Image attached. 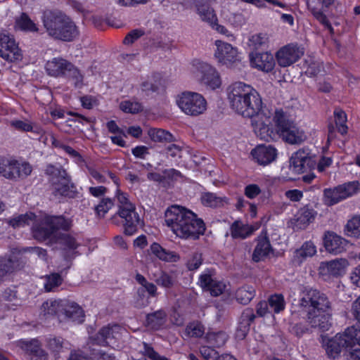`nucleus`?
Here are the masks:
<instances>
[{
    "label": "nucleus",
    "mask_w": 360,
    "mask_h": 360,
    "mask_svg": "<svg viewBox=\"0 0 360 360\" xmlns=\"http://www.w3.org/2000/svg\"><path fill=\"white\" fill-rule=\"evenodd\" d=\"M347 235L359 238L360 236V216H354L346 224Z\"/></svg>",
    "instance_id": "obj_51"
},
{
    "label": "nucleus",
    "mask_w": 360,
    "mask_h": 360,
    "mask_svg": "<svg viewBox=\"0 0 360 360\" xmlns=\"http://www.w3.org/2000/svg\"><path fill=\"white\" fill-rule=\"evenodd\" d=\"M35 218L36 215L32 212L19 214L15 217L10 219L8 221V224L14 229L23 227L26 225H29L30 221L34 220Z\"/></svg>",
    "instance_id": "obj_47"
},
{
    "label": "nucleus",
    "mask_w": 360,
    "mask_h": 360,
    "mask_svg": "<svg viewBox=\"0 0 360 360\" xmlns=\"http://www.w3.org/2000/svg\"><path fill=\"white\" fill-rule=\"evenodd\" d=\"M356 336V340H354V346L349 348V360H360V335Z\"/></svg>",
    "instance_id": "obj_60"
},
{
    "label": "nucleus",
    "mask_w": 360,
    "mask_h": 360,
    "mask_svg": "<svg viewBox=\"0 0 360 360\" xmlns=\"http://www.w3.org/2000/svg\"><path fill=\"white\" fill-rule=\"evenodd\" d=\"M249 60L252 68H274L275 65L274 56L269 52H250Z\"/></svg>",
    "instance_id": "obj_30"
},
{
    "label": "nucleus",
    "mask_w": 360,
    "mask_h": 360,
    "mask_svg": "<svg viewBox=\"0 0 360 360\" xmlns=\"http://www.w3.org/2000/svg\"><path fill=\"white\" fill-rule=\"evenodd\" d=\"M250 154L259 165L266 166L276 160L278 150L271 145L259 144L251 150Z\"/></svg>",
    "instance_id": "obj_16"
},
{
    "label": "nucleus",
    "mask_w": 360,
    "mask_h": 360,
    "mask_svg": "<svg viewBox=\"0 0 360 360\" xmlns=\"http://www.w3.org/2000/svg\"><path fill=\"white\" fill-rule=\"evenodd\" d=\"M268 304L275 314H279L285 308L284 296L282 294L275 293L268 298Z\"/></svg>",
    "instance_id": "obj_45"
},
{
    "label": "nucleus",
    "mask_w": 360,
    "mask_h": 360,
    "mask_svg": "<svg viewBox=\"0 0 360 360\" xmlns=\"http://www.w3.org/2000/svg\"><path fill=\"white\" fill-rule=\"evenodd\" d=\"M32 253L41 255L46 253V250L39 247H25L21 248H15L12 250L9 256L0 257V281L11 274L17 268L23 267L27 262L25 255Z\"/></svg>",
    "instance_id": "obj_8"
},
{
    "label": "nucleus",
    "mask_w": 360,
    "mask_h": 360,
    "mask_svg": "<svg viewBox=\"0 0 360 360\" xmlns=\"http://www.w3.org/2000/svg\"><path fill=\"white\" fill-rule=\"evenodd\" d=\"M231 235L234 239H245L250 237L255 231L252 225L245 224L241 221H235L231 226Z\"/></svg>",
    "instance_id": "obj_32"
},
{
    "label": "nucleus",
    "mask_w": 360,
    "mask_h": 360,
    "mask_svg": "<svg viewBox=\"0 0 360 360\" xmlns=\"http://www.w3.org/2000/svg\"><path fill=\"white\" fill-rule=\"evenodd\" d=\"M0 57L13 63L21 60L22 54L15 39L8 34L0 33Z\"/></svg>",
    "instance_id": "obj_15"
},
{
    "label": "nucleus",
    "mask_w": 360,
    "mask_h": 360,
    "mask_svg": "<svg viewBox=\"0 0 360 360\" xmlns=\"http://www.w3.org/2000/svg\"><path fill=\"white\" fill-rule=\"evenodd\" d=\"M62 315L68 321L76 323H82L84 321V310L76 302H65Z\"/></svg>",
    "instance_id": "obj_24"
},
{
    "label": "nucleus",
    "mask_w": 360,
    "mask_h": 360,
    "mask_svg": "<svg viewBox=\"0 0 360 360\" xmlns=\"http://www.w3.org/2000/svg\"><path fill=\"white\" fill-rule=\"evenodd\" d=\"M200 200L204 206L212 208L222 207L224 202V198L219 197L210 192L202 193Z\"/></svg>",
    "instance_id": "obj_43"
},
{
    "label": "nucleus",
    "mask_w": 360,
    "mask_h": 360,
    "mask_svg": "<svg viewBox=\"0 0 360 360\" xmlns=\"http://www.w3.org/2000/svg\"><path fill=\"white\" fill-rule=\"evenodd\" d=\"M201 80L204 84L213 90L221 85V79L217 69H205Z\"/></svg>",
    "instance_id": "obj_36"
},
{
    "label": "nucleus",
    "mask_w": 360,
    "mask_h": 360,
    "mask_svg": "<svg viewBox=\"0 0 360 360\" xmlns=\"http://www.w3.org/2000/svg\"><path fill=\"white\" fill-rule=\"evenodd\" d=\"M215 270L214 269H205L200 274L198 283L203 291L209 292L212 297H218L224 292L226 285L222 281L213 278Z\"/></svg>",
    "instance_id": "obj_13"
},
{
    "label": "nucleus",
    "mask_w": 360,
    "mask_h": 360,
    "mask_svg": "<svg viewBox=\"0 0 360 360\" xmlns=\"http://www.w3.org/2000/svg\"><path fill=\"white\" fill-rule=\"evenodd\" d=\"M45 174L49 176L51 194L59 202L78 198L79 193L77 186L72 182L71 176L61 165H48Z\"/></svg>",
    "instance_id": "obj_6"
},
{
    "label": "nucleus",
    "mask_w": 360,
    "mask_h": 360,
    "mask_svg": "<svg viewBox=\"0 0 360 360\" xmlns=\"http://www.w3.org/2000/svg\"><path fill=\"white\" fill-rule=\"evenodd\" d=\"M215 44L217 49L214 56L221 65H229L237 60L238 51L230 44L217 40Z\"/></svg>",
    "instance_id": "obj_18"
},
{
    "label": "nucleus",
    "mask_w": 360,
    "mask_h": 360,
    "mask_svg": "<svg viewBox=\"0 0 360 360\" xmlns=\"http://www.w3.org/2000/svg\"><path fill=\"white\" fill-rule=\"evenodd\" d=\"M303 54L297 45L288 44L279 49L276 55L278 63L283 68L292 65Z\"/></svg>",
    "instance_id": "obj_17"
},
{
    "label": "nucleus",
    "mask_w": 360,
    "mask_h": 360,
    "mask_svg": "<svg viewBox=\"0 0 360 360\" xmlns=\"http://www.w3.org/2000/svg\"><path fill=\"white\" fill-rule=\"evenodd\" d=\"M256 315L255 314L252 308L248 307L243 310L241 314V319L243 322L250 326L255 321Z\"/></svg>",
    "instance_id": "obj_63"
},
{
    "label": "nucleus",
    "mask_w": 360,
    "mask_h": 360,
    "mask_svg": "<svg viewBox=\"0 0 360 360\" xmlns=\"http://www.w3.org/2000/svg\"><path fill=\"white\" fill-rule=\"evenodd\" d=\"M316 246L311 240L305 241L300 248L293 252L291 262L294 266H300L309 257L316 255Z\"/></svg>",
    "instance_id": "obj_22"
},
{
    "label": "nucleus",
    "mask_w": 360,
    "mask_h": 360,
    "mask_svg": "<svg viewBox=\"0 0 360 360\" xmlns=\"http://www.w3.org/2000/svg\"><path fill=\"white\" fill-rule=\"evenodd\" d=\"M52 146L58 150H63L76 164L81 165L85 163V159L78 151L61 141L53 138L52 140Z\"/></svg>",
    "instance_id": "obj_33"
},
{
    "label": "nucleus",
    "mask_w": 360,
    "mask_h": 360,
    "mask_svg": "<svg viewBox=\"0 0 360 360\" xmlns=\"http://www.w3.org/2000/svg\"><path fill=\"white\" fill-rule=\"evenodd\" d=\"M114 205L115 199L103 198L94 207L96 215L99 218H103Z\"/></svg>",
    "instance_id": "obj_46"
},
{
    "label": "nucleus",
    "mask_w": 360,
    "mask_h": 360,
    "mask_svg": "<svg viewBox=\"0 0 360 360\" xmlns=\"http://www.w3.org/2000/svg\"><path fill=\"white\" fill-rule=\"evenodd\" d=\"M46 224L51 226L55 233L58 230L68 231L71 226V222L63 215H46Z\"/></svg>",
    "instance_id": "obj_37"
},
{
    "label": "nucleus",
    "mask_w": 360,
    "mask_h": 360,
    "mask_svg": "<svg viewBox=\"0 0 360 360\" xmlns=\"http://www.w3.org/2000/svg\"><path fill=\"white\" fill-rule=\"evenodd\" d=\"M2 298L8 302H13L18 299L17 286L13 285L6 288L2 292Z\"/></svg>",
    "instance_id": "obj_61"
},
{
    "label": "nucleus",
    "mask_w": 360,
    "mask_h": 360,
    "mask_svg": "<svg viewBox=\"0 0 360 360\" xmlns=\"http://www.w3.org/2000/svg\"><path fill=\"white\" fill-rule=\"evenodd\" d=\"M326 250L330 253L338 255L346 250L348 241L333 231H326L323 238Z\"/></svg>",
    "instance_id": "obj_19"
},
{
    "label": "nucleus",
    "mask_w": 360,
    "mask_h": 360,
    "mask_svg": "<svg viewBox=\"0 0 360 360\" xmlns=\"http://www.w3.org/2000/svg\"><path fill=\"white\" fill-rule=\"evenodd\" d=\"M60 243L63 247V257L65 260H72L79 255L77 249L79 246V244L72 236L70 234H63L60 238Z\"/></svg>",
    "instance_id": "obj_25"
},
{
    "label": "nucleus",
    "mask_w": 360,
    "mask_h": 360,
    "mask_svg": "<svg viewBox=\"0 0 360 360\" xmlns=\"http://www.w3.org/2000/svg\"><path fill=\"white\" fill-rule=\"evenodd\" d=\"M91 360H116L113 354L108 353L102 349H92L91 351Z\"/></svg>",
    "instance_id": "obj_56"
},
{
    "label": "nucleus",
    "mask_w": 360,
    "mask_h": 360,
    "mask_svg": "<svg viewBox=\"0 0 360 360\" xmlns=\"http://www.w3.org/2000/svg\"><path fill=\"white\" fill-rule=\"evenodd\" d=\"M113 338L112 328L108 325L102 327L94 335L90 338L91 343L98 346L109 345L108 340Z\"/></svg>",
    "instance_id": "obj_34"
},
{
    "label": "nucleus",
    "mask_w": 360,
    "mask_h": 360,
    "mask_svg": "<svg viewBox=\"0 0 360 360\" xmlns=\"http://www.w3.org/2000/svg\"><path fill=\"white\" fill-rule=\"evenodd\" d=\"M186 330L192 338H201L205 333L204 326L199 322L189 323L186 326Z\"/></svg>",
    "instance_id": "obj_55"
},
{
    "label": "nucleus",
    "mask_w": 360,
    "mask_h": 360,
    "mask_svg": "<svg viewBox=\"0 0 360 360\" xmlns=\"http://www.w3.org/2000/svg\"><path fill=\"white\" fill-rule=\"evenodd\" d=\"M48 75H54L62 73L68 76V81L76 89H82L84 86V75L80 72L79 69H46Z\"/></svg>",
    "instance_id": "obj_28"
},
{
    "label": "nucleus",
    "mask_w": 360,
    "mask_h": 360,
    "mask_svg": "<svg viewBox=\"0 0 360 360\" xmlns=\"http://www.w3.org/2000/svg\"><path fill=\"white\" fill-rule=\"evenodd\" d=\"M167 321V314L164 309L149 313L146 316V325L153 330L162 329Z\"/></svg>",
    "instance_id": "obj_29"
},
{
    "label": "nucleus",
    "mask_w": 360,
    "mask_h": 360,
    "mask_svg": "<svg viewBox=\"0 0 360 360\" xmlns=\"http://www.w3.org/2000/svg\"><path fill=\"white\" fill-rule=\"evenodd\" d=\"M33 237L39 241H44L53 235L51 226L46 224V215L41 219L34 221L32 226Z\"/></svg>",
    "instance_id": "obj_26"
},
{
    "label": "nucleus",
    "mask_w": 360,
    "mask_h": 360,
    "mask_svg": "<svg viewBox=\"0 0 360 360\" xmlns=\"http://www.w3.org/2000/svg\"><path fill=\"white\" fill-rule=\"evenodd\" d=\"M144 34L143 31L141 30H134L129 32L123 40L124 44H131L136 40L139 39Z\"/></svg>",
    "instance_id": "obj_62"
},
{
    "label": "nucleus",
    "mask_w": 360,
    "mask_h": 360,
    "mask_svg": "<svg viewBox=\"0 0 360 360\" xmlns=\"http://www.w3.org/2000/svg\"><path fill=\"white\" fill-rule=\"evenodd\" d=\"M201 355L206 360H238L229 354L219 355L218 352H214L209 347H203L201 350Z\"/></svg>",
    "instance_id": "obj_48"
},
{
    "label": "nucleus",
    "mask_w": 360,
    "mask_h": 360,
    "mask_svg": "<svg viewBox=\"0 0 360 360\" xmlns=\"http://www.w3.org/2000/svg\"><path fill=\"white\" fill-rule=\"evenodd\" d=\"M256 291L253 286L244 285L237 289L235 293L236 301L241 304H248L255 296Z\"/></svg>",
    "instance_id": "obj_38"
},
{
    "label": "nucleus",
    "mask_w": 360,
    "mask_h": 360,
    "mask_svg": "<svg viewBox=\"0 0 360 360\" xmlns=\"http://www.w3.org/2000/svg\"><path fill=\"white\" fill-rule=\"evenodd\" d=\"M269 42V37L266 34L259 33L252 35L249 39L248 45L252 49H259L266 46Z\"/></svg>",
    "instance_id": "obj_49"
},
{
    "label": "nucleus",
    "mask_w": 360,
    "mask_h": 360,
    "mask_svg": "<svg viewBox=\"0 0 360 360\" xmlns=\"http://www.w3.org/2000/svg\"><path fill=\"white\" fill-rule=\"evenodd\" d=\"M15 26L21 30L26 32H37V25L30 19L25 13H22L15 20Z\"/></svg>",
    "instance_id": "obj_44"
},
{
    "label": "nucleus",
    "mask_w": 360,
    "mask_h": 360,
    "mask_svg": "<svg viewBox=\"0 0 360 360\" xmlns=\"http://www.w3.org/2000/svg\"><path fill=\"white\" fill-rule=\"evenodd\" d=\"M230 108L243 117L257 116L262 109V100L257 91L243 82L232 83L227 88Z\"/></svg>",
    "instance_id": "obj_2"
},
{
    "label": "nucleus",
    "mask_w": 360,
    "mask_h": 360,
    "mask_svg": "<svg viewBox=\"0 0 360 360\" xmlns=\"http://www.w3.org/2000/svg\"><path fill=\"white\" fill-rule=\"evenodd\" d=\"M272 122H262L255 132L260 139L265 141H276L282 139L285 143L298 144L302 141V135L293 122L289 120L282 108L276 109Z\"/></svg>",
    "instance_id": "obj_3"
},
{
    "label": "nucleus",
    "mask_w": 360,
    "mask_h": 360,
    "mask_svg": "<svg viewBox=\"0 0 360 360\" xmlns=\"http://www.w3.org/2000/svg\"><path fill=\"white\" fill-rule=\"evenodd\" d=\"M203 258L202 253L193 252L191 257L187 260L186 266L190 271H193L198 269L202 264Z\"/></svg>",
    "instance_id": "obj_53"
},
{
    "label": "nucleus",
    "mask_w": 360,
    "mask_h": 360,
    "mask_svg": "<svg viewBox=\"0 0 360 360\" xmlns=\"http://www.w3.org/2000/svg\"><path fill=\"white\" fill-rule=\"evenodd\" d=\"M62 278L58 273L49 276L44 283V289L46 292H51L53 288L58 287L62 283Z\"/></svg>",
    "instance_id": "obj_54"
},
{
    "label": "nucleus",
    "mask_w": 360,
    "mask_h": 360,
    "mask_svg": "<svg viewBox=\"0 0 360 360\" xmlns=\"http://www.w3.org/2000/svg\"><path fill=\"white\" fill-rule=\"evenodd\" d=\"M176 103L183 112L193 117L202 114L207 109L205 98L195 92H182L178 96Z\"/></svg>",
    "instance_id": "obj_11"
},
{
    "label": "nucleus",
    "mask_w": 360,
    "mask_h": 360,
    "mask_svg": "<svg viewBox=\"0 0 360 360\" xmlns=\"http://www.w3.org/2000/svg\"><path fill=\"white\" fill-rule=\"evenodd\" d=\"M11 126L15 129L23 132H35L32 123L22 120H14L11 122Z\"/></svg>",
    "instance_id": "obj_57"
},
{
    "label": "nucleus",
    "mask_w": 360,
    "mask_h": 360,
    "mask_svg": "<svg viewBox=\"0 0 360 360\" xmlns=\"http://www.w3.org/2000/svg\"><path fill=\"white\" fill-rule=\"evenodd\" d=\"M196 11L201 20L209 23L210 25L215 24L217 18L213 8L207 4H196Z\"/></svg>",
    "instance_id": "obj_39"
},
{
    "label": "nucleus",
    "mask_w": 360,
    "mask_h": 360,
    "mask_svg": "<svg viewBox=\"0 0 360 360\" xmlns=\"http://www.w3.org/2000/svg\"><path fill=\"white\" fill-rule=\"evenodd\" d=\"M63 341L61 337L49 338L47 340V347L55 356L58 355L63 350Z\"/></svg>",
    "instance_id": "obj_52"
},
{
    "label": "nucleus",
    "mask_w": 360,
    "mask_h": 360,
    "mask_svg": "<svg viewBox=\"0 0 360 360\" xmlns=\"http://www.w3.org/2000/svg\"><path fill=\"white\" fill-rule=\"evenodd\" d=\"M300 305L308 308L307 318L313 328L322 332L329 330L330 326L331 307L328 297L316 289H309L300 300Z\"/></svg>",
    "instance_id": "obj_4"
},
{
    "label": "nucleus",
    "mask_w": 360,
    "mask_h": 360,
    "mask_svg": "<svg viewBox=\"0 0 360 360\" xmlns=\"http://www.w3.org/2000/svg\"><path fill=\"white\" fill-rule=\"evenodd\" d=\"M344 271L342 264L338 260H331L321 262L319 268V273L323 277H338Z\"/></svg>",
    "instance_id": "obj_31"
},
{
    "label": "nucleus",
    "mask_w": 360,
    "mask_h": 360,
    "mask_svg": "<svg viewBox=\"0 0 360 360\" xmlns=\"http://www.w3.org/2000/svg\"><path fill=\"white\" fill-rule=\"evenodd\" d=\"M317 215V212L311 204H307L301 207L295 215L294 229L297 230L305 229L312 223Z\"/></svg>",
    "instance_id": "obj_20"
},
{
    "label": "nucleus",
    "mask_w": 360,
    "mask_h": 360,
    "mask_svg": "<svg viewBox=\"0 0 360 360\" xmlns=\"http://www.w3.org/2000/svg\"><path fill=\"white\" fill-rule=\"evenodd\" d=\"M262 193L260 187L255 184H248L245 187L244 194L249 199H254Z\"/></svg>",
    "instance_id": "obj_58"
},
{
    "label": "nucleus",
    "mask_w": 360,
    "mask_h": 360,
    "mask_svg": "<svg viewBox=\"0 0 360 360\" xmlns=\"http://www.w3.org/2000/svg\"><path fill=\"white\" fill-rule=\"evenodd\" d=\"M147 134L150 140L156 143H172L174 141V136L167 130L150 127Z\"/></svg>",
    "instance_id": "obj_35"
},
{
    "label": "nucleus",
    "mask_w": 360,
    "mask_h": 360,
    "mask_svg": "<svg viewBox=\"0 0 360 360\" xmlns=\"http://www.w3.org/2000/svg\"><path fill=\"white\" fill-rule=\"evenodd\" d=\"M20 348L30 357V360H46L47 354L41 348V342L37 338L30 340H20L19 341Z\"/></svg>",
    "instance_id": "obj_21"
},
{
    "label": "nucleus",
    "mask_w": 360,
    "mask_h": 360,
    "mask_svg": "<svg viewBox=\"0 0 360 360\" xmlns=\"http://www.w3.org/2000/svg\"><path fill=\"white\" fill-rule=\"evenodd\" d=\"M32 171L27 162H20L12 157H0V175L10 180L24 179Z\"/></svg>",
    "instance_id": "obj_10"
},
{
    "label": "nucleus",
    "mask_w": 360,
    "mask_h": 360,
    "mask_svg": "<svg viewBox=\"0 0 360 360\" xmlns=\"http://www.w3.org/2000/svg\"><path fill=\"white\" fill-rule=\"evenodd\" d=\"M41 20L47 34L55 39L72 41L79 35L75 22L58 9L44 10Z\"/></svg>",
    "instance_id": "obj_5"
},
{
    "label": "nucleus",
    "mask_w": 360,
    "mask_h": 360,
    "mask_svg": "<svg viewBox=\"0 0 360 360\" xmlns=\"http://www.w3.org/2000/svg\"><path fill=\"white\" fill-rule=\"evenodd\" d=\"M272 252L273 248L269 237L266 235L259 236L252 253V260L255 262L264 261Z\"/></svg>",
    "instance_id": "obj_23"
},
{
    "label": "nucleus",
    "mask_w": 360,
    "mask_h": 360,
    "mask_svg": "<svg viewBox=\"0 0 360 360\" xmlns=\"http://www.w3.org/2000/svg\"><path fill=\"white\" fill-rule=\"evenodd\" d=\"M205 339L208 345L201 346L200 352L203 347H209L214 352H217L216 348L223 347L229 339V335L224 331L220 330L217 332H208L205 336Z\"/></svg>",
    "instance_id": "obj_27"
},
{
    "label": "nucleus",
    "mask_w": 360,
    "mask_h": 360,
    "mask_svg": "<svg viewBox=\"0 0 360 360\" xmlns=\"http://www.w3.org/2000/svg\"><path fill=\"white\" fill-rule=\"evenodd\" d=\"M316 161L310 155L309 149L302 148L294 153L290 158V166L297 174L307 173L316 168Z\"/></svg>",
    "instance_id": "obj_14"
},
{
    "label": "nucleus",
    "mask_w": 360,
    "mask_h": 360,
    "mask_svg": "<svg viewBox=\"0 0 360 360\" xmlns=\"http://www.w3.org/2000/svg\"><path fill=\"white\" fill-rule=\"evenodd\" d=\"M165 221L176 237L195 240L205 234L204 221L193 212L179 205H172L165 213Z\"/></svg>",
    "instance_id": "obj_1"
},
{
    "label": "nucleus",
    "mask_w": 360,
    "mask_h": 360,
    "mask_svg": "<svg viewBox=\"0 0 360 360\" xmlns=\"http://www.w3.org/2000/svg\"><path fill=\"white\" fill-rule=\"evenodd\" d=\"M154 281L158 285L165 289H171L176 283L175 276L165 271H161L159 274L155 275Z\"/></svg>",
    "instance_id": "obj_42"
},
{
    "label": "nucleus",
    "mask_w": 360,
    "mask_h": 360,
    "mask_svg": "<svg viewBox=\"0 0 360 360\" xmlns=\"http://www.w3.org/2000/svg\"><path fill=\"white\" fill-rule=\"evenodd\" d=\"M65 302L63 300L46 301L42 307L45 316H56L58 319L62 316Z\"/></svg>",
    "instance_id": "obj_40"
},
{
    "label": "nucleus",
    "mask_w": 360,
    "mask_h": 360,
    "mask_svg": "<svg viewBox=\"0 0 360 360\" xmlns=\"http://www.w3.org/2000/svg\"><path fill=\"white\" fill-rule=\"evenodd\" d=\"M359 186V181H354L338 185L333 188H325L323 196L326 204L330 206L334 205L352 196L357 193Z\"/></svg>",
    "instance_id": "obj_12"
},
{
    "label": "nucleus",
    "mask_w": 360,
    "mask_h": 360,
    "mask_svg": "<svg viewBox=\"0 0 360 360\" xmlns=\"http://www.w3.org/2000/svg\"><path fill=\"white\" fill-rule=\"evenodd\" d=\"M120 108L124 112L131 114H138L143 110V107L140 102L129 100L122 101L120 104Z\"/></svg>",
    "instance_id": "obj_50"
},
{
    "label": "nucleus",
    "mask_w": 360,
    "mask_h": 360,
    "mask_svg": "<svg viewBox=\"0 0 360 360\" xmlns=\"http://www.w3.org/2000/svg\"><path fill=\"white\" fill-rule=\"evenodd\" d=\"M335 122L338 131L341 135H345L348 132V127L347 125V115L346 112L340 107H336L333 111Z\"/></svg>",
    "instance_id": "obj_41"
},
{
    "label": "nucleus",
    "mask_w": 360,
    "mask_h": 360,
    "mask_svg": "<svg viewBox=\"0 0 360 360\" xmlns=\"http://www.w3.org/2000/svg\"><path fill=\"white\" fill-rule=\"evenodd\" d=\"M360 335V327L352 326L347 328L343 333H338L334 337L328 339L323 344L326 352L330 359L338 358L342 350H348L354 346V340Z\"/></svg>",
    "instance_id": "obj_9"
},
{
    "label": "nucleus",
    "mask_w": 360,
    "mask_h": 360,
    "mask_svg": "<svg viewBox=\"0 0 360 360\" xmlns=\"http://www.w3.org/2000/svg\"><path fill=\"white\" fill-rule=\"evenodd\" d=\"M333 164V158L322 155L319 162H316V167L319 172H323L326 168L329 167Z\"/></svg>",
    "instance_id": "obj_64"
},
{
    "label": "nucleus",
    "mask_w": 360,
    "mask_h": 360,
    "mask_svg": "<svg viewBox=\"0 0 360 360\" xmlns=\"http://www.w3.org/2000/svg\"><path fill=\"white\" fill-rule=\"evenodd\" d=\"M115 198L117 201L118 210L112 219L116 216L120 217L124 234L129 236L134 235L141 226L140 216L136 211L134 205L130 202L129 195L120 188L116 189Z\"/></svg>",
    "instance_id": "obj_7"
},
{
    "label": "nucleus",
    "mask_w": 360,
    "mask_h": 360,
    "mask_svg": "<svg viewBox=\"0 0 360 360\" xmlns=\"http://www.w3.org/2000/svg\"><path fill=\"white\" fill-rule=\"evenodd\" d=\"M146 290L143 287L139 288L136 292L137 300L135 302V306L138 308H143L149 304L148 297H146Z\"/></svg>",
    "instance_id": "obj_59"
}]
</instances>
